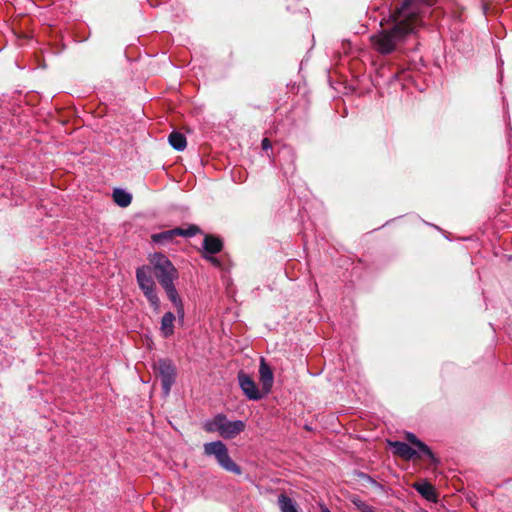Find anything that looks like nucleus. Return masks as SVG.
Returning a JSON list of instances; mask_svg holds the SVG:
<instances>
[{
	"instance_id": "nucleus-21",
	"label": "nucleus",
	"mask_w": 512,
	"mask_h": 512,
	"mask_svg": "<svg viewBox=\"0 0 512 512\" xmlns=\"http://www.w3.org/2000/svg\"><path fill=\"white\" fill-rule=\"evenodd\" d=\"M423 2H425L428 6H431L436 2V0H423Z\"/></svg>"
},
{
	"instance_id": "nucleus-1",
	"label": "nucleus",
	"mask_w": 512,
	"mask_h": 512,
	"mask_svg": "<svg viewBox=\"0 0 512 512\" xmlns=\"http://www.w3.org/2000/svg\"><path fill=\"white\" fill-rule=\"evenodd\" d=\"M422 7L417 0H405L396 8L389 22L386 21V54L394 50L413 33L422 23Z\"/></svg>"
},
{
	"instance_id": "nucleus-14",
	"label": "nucleus",
	"mask_w": 512,
	"mask_h": 512,
	"mask_svg": "<svg viewBox=\"0 0 512 512\" xmlns=\"http://www.w3.org/2000/svg\"><path fill=\"white\" fill-rule=\"evenodd\" d=\"M204 249L209 253H217L222 249V242L216 237L206 236L204 239Z\"/></svg>"
},
{
	"instance_id": "nucleus-13",
	"label": "nucleus",
	"mask_w": 512,
	"mask_h": 512,
	"mask_svg": "<svg viewBox=\"0 0 512 512\" xmlns=\"http://www.w3.org/2000/svg\"><path fill=\"white\" fill-rule=\"evenodd\" d=\"M278 505L281 512H298L295 502L284 494L279 495Z\"/></svg>"
},
{
	"instance_id": "nucleus-18",
	"label": "nucleus",
	"mask_w": 512,
	"mask_h": 512,
	"mask_svg": "<svg viewBox=\"0 0 512 512\" xmlns=\"http://www.w3.org/2000/svg\"><path fill=\"white\" fill-rule=\"evenodd\" d=\"M352 503L362 512H373L372 508L369 507L367 504H365L363 501H361L357 497H353L351 499Z\"/></svg>"
},
{
	"instance_id": "nucleus-20",
	"label": "nucleus",
	"mask_w": 512,
	"mask_h": 512,
	"mask_svg": "<svg viewBox=\"0 0 512 512\" xmlns=\"http://www.w3.org/2000/svg\"><path fill=\"white\" fill-rule=\"evenodd\" d=\"M262 147H263V149H268V148L271 147V144H270V142H269V140L267 138L263 139Z\"/></svg>"
},
{
	"instance_id": "nucleus-7",
	"label": "nucleus",
	"mask_w": 512,
	"mask_h": 512,
	"mask_svg": "<svg viewBox=\"0 0 512 512\" xmlns=\"http://www.w3.org/2000/svg\"><path fill=\"white\" fill-rule=\"evenodd\" d=\"M239 384H240V387L243 391V393L251 400H259L263 397H265V394L264 392L262 391L261 388H258L254 382V380L244 374V373H240L239 374Z\"/></svg>"
},
{
	"instance_id": "nucleus-6",
	"label": "nucleus",
	"mask_w": 512,
	"mask_h": 512,
	"mask_svg": "<svg viewBox=\"0 0 512 512\" xmlns=\"http://www.w3.org/2000/svg\"><path fill=\"white\" fill-rule=\"evenodd\" d=\"M157 373L161 380L164 394L168 395L176 379V368L170 361L161 360L157 364Z\"/></svg>"
},
{
	"instance_id": "nucleus-11",
	"label": "nucleus",
	"mask_w": 512,
	"mask_h": 512,
	"mask_svg": "<svg viewBox=\"0 0 512 512\" xmlns=\"http://www.w3.org/2000/svg\"><path fill=\"white\" fill-rule=\"evenodd\" d=\"M408 441L415 446V449L419 451L423 456H426L431 463L437 464L438 459L434 455V453L431 451V449L422 441L417 439V437L411 433L407 434Z\"/></svg>"
},
{
	"instance_id": "nucleus-10",
	"label": "nucleus",
	"mask_w": 512,
	"mask_h": 512,
	"mask_svg": "<svg viewBox=\"0 0 512 512\" xmlns=\"http://www.w3.org/2000/svg\"><path fill=\"white\" fill-rule=\"evenodd\" d=\"M176 315L171 312H165L160 321V333L164 338H169L174 334Z\"/></svg>"
},
{
	"instance_id": "nucleus-9",
	"label": "nucleus",
	"mask_w": 512,
	"mask_h": 512,
	"mask_svg": "<svg viewBox=\"0 0 512 512\" xmlns=\"http://www.w3.org/2000/svg\"><path fill=\"white\" fill-rule=\"evenodd\" d=\"M387 444H389L394 449V453L400 457H402L405 460H410L414 457H421L423 456L419 451L416 449L410 447L408 444L404 442H391L386 441Z\"/></svg>"
},
{
	"instance_id": "nucleus-23",
	"label": "nucleus",
	"mask_w": 512,
	"mask_h": 512,
	"mask_svg": "<svg viewBox=\"0 0 512 512\" xmlns=\"http://www.w3.org/2000/svg\"><path fill=\"white\" fill-rule=\"evenodd\" d=\"M323 512H329L328 510H324Z\"/></svg>"
},
{
	"instance_id": "nucleus-22",
	"label": "nucleus",
	"mask_w": 512,
	"mask_h": 512,
	"mask_svg": "<svg viewBox=\"0 0 512 512\" xmlns=\"http://www.w3.org/2000/svg\"><path fill=\"white\" fill-rule=\"evenodd\" d=\"M382 48H383V44L381 43V40H380V39H378V49H379L380 51H382Z\"/></svg>"
},
{
	"instance_id": "nucleus-3",
	"label": "nucleus",
	"mask_w": 512,
	"mask_h": 512,
	"mask_svg": "<svg viewBox=\"0 0 512 512\" xmlns=\"http://www.w3.org/2000/svg\"><path fill=\"white\" fill-rule=\"evenodd\" d=\"M246 428L242 420H229L225 415L218 414L205 421L203 429L209 433H217L223 439H234Z\"/></svg>"
},
{
	"instance_id": "nucleus-8",
	"label": "nucleus",
	"mask_w": 512,
	"mask_h": 512,
	"mask_svg": "<svg viewBox=\"0 0 512 512\" xmlns=\"http://www.w3.org/2000/svg\"><path fill=\"white\" fill-rule=\"evenodd\" d=\"M259 381L261 384V389L264 392L265 396L268 395L273 387L274 376L271 368L265 362L264 359H261L259 365Z\"/></svg>"
},
{
	"instance_id": "nucleus-19",
	"label": "nucleus",
	"mask_w": 512,
	"mask_h": 512,
	"mask_svg": "<svg viewBox=\"0 0 512 512\" xmlns=\"http://www.w3.org/2000/svg\"><path fill=\"white\" fill-rule=\"evenodd\" d=\"M183 231H184V234H182L183 236H192L198 232V228L195 226H192L189 229L183 230Z\"/></svg>"
},
{
	"instance_id": "nucleus-2",
	"label": "nucleus",
	"mask_w": 512,
	"mask_h": 512,
	"mask_svg": "<svg viewBox=\"0 0 512 512\" xmlns=\"http://www.w3.org/2000/svg\"><path fill=\"white\" fill-rule=\"evenodd\" d=\"M150 262L154 266L156 277L176 310L178 320L182 322L185 317L184 305L173 284L174 280L178 278L177 269L166 256L159 253L151 255Z\"/></svg>"
},
{
	"instance_id": "nucleus-5",
	"label": "nucleus",
	"mask_w": 512,
	"mask_h": 512,
	"mask_svg": "<svg viewBox=\"0 0 512 512\" xmlns=\"http://www.w3.org/2000/svg\"><path fill=\"white\" fill-rule=\"evenodd\" d=\"M136 278L140 289L148 299L151 306L158 311L160 307V299L155 291L156 285L150 275L149 267L143 266L137 269Z\"/></svg>"
},
{
	"instance_id": "nucleus-17",
	"label": "nucleus",
	"mask_w": 512,
	"mask_h": 512,
	"mask_svg": "<svg viewBox=\"0 0 512 512\" xmlns=\"http://www.w3.org/2000/svg\"><path fill=\"white\" fill-rule=\"evenodd\" d=\"M184 234L183 229H174L164 233L156 234L152 236V239L156 242L166 241L171 239L174 235Z\"/></svg>"
},
{
	"instance_id": "nucleus-15",
	"label": "nucleus",
	"mask_w": 512,
	"mask_h": 512,
	"mask_svg": "<svg viewBox=\"0 0 512 512\" xmlns=\"http://www.w3.org/2000/svg\"><path fill=\"white\" fill-rule=\"evenodd\" d=\"M113 199L119 206L127 207L132 201V196L122 189H116L113 192Z\"/></svg>"
},
{
	"instance_id": "nucleus-4",
	"label": "nucleus",
	"mask_w": 512,
	"mask_h": 512,
	"mask_svg": "<svg viewBox=\"0 0 512 512\" xmlns=\"http://www.w3.org/2000/svg\"><path fill=\"white\" fill-rule=\"evenodd\" d=\"M203 450L206 456L214 457L222 469L236 475L242 473L240 466L230 457L228 448L222 441L207 442L203 445Z\"/></svg>"
},
{
	"instance_id": "nucleus-12",
	"label": "nucleus",
	"mask_w": 512,
	"mask_h": 512,
	"mask_svg": "<svg viewBox=\"0 0 512 512\" xmlns=\"http://www.w3.org/2000/svg\"><path fill=\"white\" fill-rule=\"evenodd\" d=\"M413 488L426 500L436 502L437 494L434 487L427 481H420L413 484Z\"/></svg>"
},
{
	"instance_id": "nucleus-16",
	"label": "nucleus",
	"mask_w": 512,
	"mask_h": 512,
	"mask_svg": "<svg viewBox=\"0 0 512 512\" xmlns=\"http://www.w3.org/2000/svg\"><path fill=\"white\" fill-rule=\"evenodd\" d=\"M169 142L171 146L178 151H181L186 147V138L179 132L171 133L169 136Z\"/></svg>"
}]
</instances>
